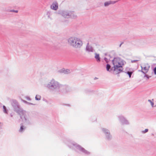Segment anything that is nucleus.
<instances>
[{
  "label": "nucleus",
  "mask_w": 156,
  "mask_h": 156,
  "mask_svg": "<svg viewBox=\"0 0 156 156\" xmlns=\"http://www.w3.org/2000/svg\"><path fill=\"white\" fill-rule=\"evenodd\" d=\"M3 109L4 111V112L5 113H7V111L6 110V108L5 107V106L4 105H3Z\"/></svg>",
  "instance_id": "ddd939ff"
},
{
  "label": "nucleus",
  "mask_w": 156,
  "mask_h": 156,
  "mask_svg": "<svg viewBox=\"0 0 156 156\" xmlns=\"http://www.w3.org/2000/svg\"><path fill=\"white\" fill-rule=\"evenodd\" d=\"M130 60H128V62H129V61H130Z\"/></svg>",
  "instance_id": "4be33fe9"
},
{
  "label": "nucleus",
  "mask_w": 156,
  "mask_h": 156,
  "mask_svg": "<svg viewBox=\"0 0 156 156\" xmlns=\"http://www.w3.org/2000/svg\"><path fill=\"white\" fill-rule=\"evenodd\" d=\"M115 2H112V1H109V2H106L105 3V6H107L108 5H109L111 4H114L115 3Z\"/></svg>",
  "instance_id": "423d86ee"
},
{
  "label": "nucleus",
  "mask_w": 156,
  "mask_h": 156,
  "mask_svg": "<svg viewBox=\"0 0 156 156\" xmlns=\"http://www.w3.org/2000/svg\"><path fill=\"white\" fill-rule=\"evenodd\" d=\"M68 42L70 45L76 48H80L82 45V41L79 38L75 37L69 38Z\"/></svg>",
  "instance_id": "f03ea898"
},
{
  "label": "nucleus",
  "mask_w": 156,
  "mask_h": 156,
  "mask_svg": "<svg viewBox=\"0 0 156 156\" xmlns=\"http://www.w3.org/2000/svg\"><path fill=\"white\" fill-rule=\"evenodd\" d=\"M139 61V60H132L131 61V63H134V62H135L137 61Z\"/></svg>",
  "instance_id": "dca6fc26"
},
{
  "label": "nucleus",
  "mask_w": 156,
  "mask_h": 156,
  "mask_svg": "<svg viewBox=\"0 0 156 156\" xmlns=\"http://www.w3.org/2000/svg\"><path fill=\"white\" fill-rule=\"evenodd\" d=\"M35 98L37 100H40L41 99V96L39 95H37L36 96Z\"/></svg>",
  "instance_id": "9b49d317"
},
{
  "label": "nucleus",
  "mask_w": 156,
  "mask_h": 156,
  "mask_svg": "<svg viewBox=\"0 0 156 156\" xmlns=\"http://www.w3.org/2000/svg\"><path fill=\"white\" fill-rule=\"evenodd\" d=\"M95 58L96 59L97 61L98 62H100V58L99 57V55L98 54H97L96 53L95 54Z\"/></svg>",
  "instance_id": "6e6552de"
},
{
  "label": "nucleus",
  "mask_w": 156,
  "mask_h": 156,
  "mask_svg": "<svg viewBox=\"0 0 156 156\" xmlns=\"http://www.w3.org/2000/svg\"><path fill=\"white\" fill-rule=\"evenodd\" d=\"M148 101L151 104V105L152 107H154V103L151 100H148Z\"/></svg>",
  "instance_id": "1a4fd4ad"
},
{
  "label": "nucleus",
  "mask_w": 156,
  "mask_h": 156,
  "mask_svg": "<svg viewBox=\"0 0 156 156\" xmlns=\"http://www.w3.org/2000/svg\"><path fill=\"white\" fill-rule=\"evenodd\" d=\"M23 129H24L23 126H21L20 127V132H22V131L23 130Z\"/></svg>",
  "instance_id": "2eb2a0df"
},
{
  "label": "nucleus",
  "mask_w": 156,
  "mask_h": 156,
  "mask_svg": "<svg viewBox=\"0 0 156 156\" xmlns=\"http://www.w3.org/2000/svg\"><path fill=\"white\" fill-rule=\"evenodd\" d=\"M58 7V4L57 3H53L51 6V8L54 10H57Z\"/></svg>",
  "instance_id": "20e7f679"
},
{
  "label": "nucleus",
  "mask_w": 156,
  "mask_h": 156,
  "mask_svg": "<svg viewBox=\"0 0 156 156\" xmlns=\"http://www.w3.org/2000/svg\"><path fill=\"white\" fill-rule=\"evenodd\" d=\"M78 42H76V44H77Z\"/></svg>",
  "instance_id": "412c9836"
},
{
  "label": "nucleus",
  "mask_w": 156,
  "mask_h": 156,
  "mask_svg": "<svg viewBox=\"0 0 156 156\" xmlns=\"http://www.w3.org/2000/svg\"><path fill=\"white\" fill-rule=\"evenodd\" d=\"M110 67H111V66L109 64H107V66H106L107 70V71H108L110 69Z\"/></svg>",
  "instance_id": "9d476101"
},
{
  "label": "nucleus",
  "mask_w": 156,
  "mask_h": 156,
  "mask_svg": "<svg viewBox=\"0 0 156 156\" xmlns=\"http://www.w3.org/2000/svg\"><path fill=\"white\" fill-rule=\"evenodd\" d=\"M148 131V129H145L144 130L142 131L141 132L143 133H145L147 132Z\"/></svg>",
  "instance_id": "f8f14e48"
},
{
  "label": "nucleus",
  "mask_w": 156,
  "mask_h": 156,
  "mask_svg": "<svg viewBox=\"0 0 156 156\" xmlns=\"http://www.w3.org/2000/svg\"><path fill=\"white\" fill-rule=\"evenodd\" d=\"M134 72V70L133 69H130L129 71H127V75H128L129 77L130 78L131 77H133V76H132V74Z\"/></svg>",
  "instance_id": "39448f33"
},
{
  "label": "nucleus",
  "mask_w": 156,
  "mask_h": 156,
  "mask_svg": "<svg viewBox=\"0 0 156 156\" xmlns=\"http://www.w3.org/2000/svg\"><path fill=\"white\" fill-rule=\"evenodd\" d=\"M68 16H69V15L66 13L65 14L63 15L64 16L65 18H68Z\"/></svg>",
  "instance_id": "f3484780"
},
{
  "label": "nucleus",
  "mask_w": 156,
  "mask_h": 156,
  "mask_svg": "<svg viewBox=\"0 0 156 156\" xmlns=\"http://www.w3.org/2000/svg\"><path fill=\"white\" fill-rule=\"evenodd\" d=\"M141 67L142 68L141 70L140 71H141L142 73H143L144 74H145L146 73H147L149 70V67H144L143 68L141 66Z\"/></svg>",
  "instance_id": "7ed1b4c3"
},
{
  "label": "nucleus",
  "mask_w": 156,
  "mask_h": 156,
  "mask_svg": "<svg viewBox=\"0 0 156 156\" xmlns=\"http://www.w3.org/2000/svg\"><path fill=\"white\" fill-rule=\"evenodd\" d=\"M153 71L154 75H156V66L153 69Z\"/></svg>",
  "instance_id": "4468645a"
},
{
  "label": "nucleus",
  "mask_w": 156,
  "mask_h": 156,
  "mask_svg": "<svg viewBox=\"0 0 156 156\" xmlns=\"http://www.w3.org/2000/svg\"><path fill=\"white\" fill-rule=\"evenodd\" d=\"M87 50L89 51H92L93 49L92 47L88 45H87L86 47Z\"/></svg>",
  "instance_id": "0eeeda50"
},
{
  "label": "nucleus",
  "mask_w": 156,
  "mask_h": 156,
  "mask_svg": "<svg viewBox=\"0 0 156 156\" xmlns=\"http://www.w3.org/2000/svg\"><path fill=\"white\" fill-rule=\"evenodd\" d=\"M144 77H147V79H149L150 77V76H149L148 75L146 74L144 75Z\"/></svg>",
  "instance_id": "a211bd4d"
},
{
  "label": "nucleus",
  "mask_w": 156,
  "mask_h": 156,
  "mask_svg": "<svg viewBox=\"0 0 156 156\" xmlns=\"http://www.w3.org/2000/svg\"><path fill=\"white\" fill-rule=\"evenodd\" d=\"M104 59L106 62H108V60L106 58H105Z\"/></svg>",
  "instance_id": "6ab92c4d"
},
{
  "label": "nucleus",
  "mask_w": 156,
  "mask_h": 156,
  "mask_svg": "<svg viewBox=\"0 0 156 156\" xmlns=\"http://www.w3.org/2000/svg\"><path fill=\"white\" fill-rule=\"evenodd\" d=\"M13 12H18V11H13Z\"/></svg>",
  "instance_id": "aec40b11"
},
{
  "label": "nucleus",
  "mask_w": 156,
  "mask_h": 156,
  "mask_svg": "<svg viewBox=\"0 0 156 156\" xmlns=\"http://www.w3.org/2000/svg\"><path fill=\"white\" fill-rule=\"evenodd\" d=\"M112 62L114 66L112 69L113 70V73L116 74L121 72L122 64L121 60L119 58H115L112 60Z\"/></svg>",
  "instance_id": "f257e3e1"
}]
</instances>
